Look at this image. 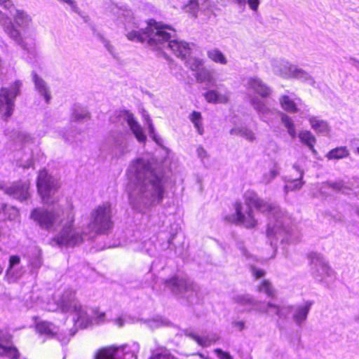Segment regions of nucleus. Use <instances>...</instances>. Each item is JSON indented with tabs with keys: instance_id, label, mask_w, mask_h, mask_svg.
Wrapping results in <instances>:
<instances>
[{
	"instance_id": "23",
	"label": "nucleus",
	"mask_w": 359,
	"mask_h": 359,
	"mask_svg": "<svg viewBox=\"0 0 359 359\" xmlns=\"http://www.w3.org/2000/svg\"><path fill=\"white\" fill-rule=\"evenodd\" d=\"M291 65L288 61L283 59H272L271 60L272 71L283 78H288Z\"/></svg>"
},
{
	"instance_id": "55",
	"label": "nucleus",
	"mask_w": 359,
	"mask_h": 359,
	"mask_svg": "<svg viewBox=\"0 0 359 359\" xmlns=\"http://www.w3.org/2000/svg\"><path fill=\"white\" fill-rule=\"evenodd\" d=\"M33 164V161L31 158V155H28L26 159H22L20 161V166L24 168H28Z\"/></svg>"
},
{
	"instance_id": "61",
	"label": "nucleus",
	"mask_w": 359,
	"mask_h": 359,
	"mask_svg": "<svg viewBox=\"0 0 359 359\" xmlns=\"http://www.w3.org/2000/svg\"><path fill=\"white\" fill-rule=\"evenodd\" d=\"M0 6L10 11L13 6V4L11 0H0Z\"/></svg>"
},
{
	"instance_id": "1",
	"label": "nucleus",
	"mask_w": 359,
	"mask_h": 359,
	"mask_svg": "<svg viewBox=\"0 0 359 359\" xmlns=\"http://www.w3.org/2000/svg\"><path fill=\"white\" fill-rule=\"evenodd\" d=\"M128 175V200L133 210L145 212L162 201L167 178L154 158L143 156L133 161Z\"/></svg>"
},
{
	"instance_id": "12",
	"label": "nucleus",
	"mask_w": 359,
	"mask_h": 359,
	"mask_svg": "<svg viewBox=\"0 0 359 359\" xmlns=\"http://www.w3.org/2000/svg\"><path fill=\"white\" fill-rule=\"evenodd\" d=\"M311 272L313 277L319 280H326L327 278L334 276L333 271L329 267L323 257L318 253L313 252L309 256Z\"/></svg>"
},
{
	"instance_id": "8",
	"label": "nucleus",
	"mask_w": 359,
	"mask_h": 359,
	"mask_svg": "<svg viewBox=\"0 0 359 359\" xmlns=\"http://www.w3.org/2000/svg\"><path fill=\"white\" fill-rule=\"evenodd\" d=\"M139 351L140 345L136 342L120 347L110 346L99 349L95 359H137Z\"/></svg>"
},
{
	"instance_id": "9",
	"label": "nucleus",
	"mask_w": 359,
	"mask_h": 359,
	"mask_svg": "<svg viewBox=\"0 0 359 359\" xmlns=\"http://www.w3.org/2000/svg\"><path fill=\"white\" fill-rule=\"evenodd\" d=\"M36 187L42 202L53 204L55 201L54 195L58 188L57 180L45 170H41L37 177Z\"/></svg>"
},
{
	"instance_id": "31",
	"label": "nucleus",
	"mask_w": 359,
	"mask_h": 359,
	"mask_svg": "<svg viewBox=\"0 0 359 359\" xmlns=\"http://www.w3.org/2000/svg\"><path fill=\"white\" fill-rule=\"evenodd\" d=\"M3 215L5 219L9 220H15L19 215L18 210L13 207L6 204H1L0 205V215Z\"/></svg>"
},
{
	"instance_id": "7",
	"label": "nucleus",
	"mask_w": 359,
	"mask_h": 359,
	"mask_svg": "<svg viewBox=\"0 0 359 359\" xmlns=\"http://www.w3.org/2000/svg\"><path fill=\"white\" fill-rule=\"evenodd\" d=\"M0 25L6 34L28 53L33 54L36 50V40L32 36H21V32L12 23L11 19L0 11Z\"/></svg>"
},
{
	"instance_id": "3",
	"label": "nucleus",
	"mask_w": 359,
	"mask_h": 359,
	"mask_svg": "<svg viewBox=\"0 0 359 359\" xmlns=\"http://www.w3.org/2000/svg\"><path fill=\"white\" fill-rule=\"evenodd\" d=\"M117 14L126 20V36L128 40L136 42L147 41L156 50H170L177 57L186 60L191 53L190 45L181 40L174 39L175 31L168 26L154 20L137 22L134 21L132 12L118 8Z\"/></svg>"
},
{
	"instance_id": "19",
	"label": "nucleus",
	"mask_w": 359,
	"mask_h": 359,
	"mask_svg": "<svg viewBox=\"0 0 359 359\" xmlns=\"http://www.w3.org/2000/svg\"><path fill=\"white\" fill-rule=\"evenodd\" d=\"M15 24L20 27L23 32L22 38L25 36H32L35 39L33 34H27V30L29 28L32 23V18L24 11L16 10L15 13L12 14Z\"/></svg>"
},
{
	"instance_id": "57",
	"label": "nucleus",
	"mask_w": 359,
	"mask_h": 359,
	"mask_svg": "<svg viewBox=\"0 0 359 359\" xmlns=\"http://www.w3.org/2000/svg\"><path fill=\"white\" fill-rule=\"evenodd\" d=\"M242 137H245L250 142H252L256 139L255 133L249 128H247V130L244 131L243 135Z\"/></svg>"
},
{
	"instance_id": "40",
	"label": "nucleus",
	"mask_w": 359,
	"mask_h": 359,
	"mask_svg": "<svg viewBox=\"0 0 359 359\" xmlns=\"http://www.w3.org/2000/svg\"><path fill=\"white\" fill-rule=\"evenodd\" d=\"M257 291L259 292L264 293L268 297H274L276 292L271 283L266 280H262L259 285H257Z\"/></svg>"
},
{
	"instance_id": "10",
	"label": "nucleus",
	"mask_w": 359,
	"mask_h": 359,
	"mask_svg": "<svg viewBox=\"0 0 359 359\" xmlns=\"http://www.w3.org/2000/svg\"><path fill=\"white\" fill-rule=\"evenodd\" d=\"M165 286L173 294L188 299L197 296L198 286L189 280L173 276L164 282Z\"/></svg>"
},
{
	"instance_id": "6",
	"label": "nucleus",
	"mask_w": 359,
	"mask_h": 359,
	"mask_svg": "<svg viewBox=\"0 0 359 359\" xmlns=\"http://www.w3.org/2000/svg\"><path fill=\"white\" fill-rule=\"evenodd\" d=\"M56 309L62 312H73L76 316V323L81 327H86L90 323L91 318L83 307L75 298V292L67 290L55 297Z\"/></svg>"
},
{
	"instance_id": "54",
	"label": "nucleus",
	"mask_w": 359,
	"mask_h": 359,
	"mask_svg": "<svg viewBox=\"0 0 359 359\" xmlns=\"http://www.w3.org/2000/svg\"><path fill=\"white\" fill-rule=\"evenodd\" d=\"M250 269L252 271V274L256 278H261L264 276L265 271L262 269H257L253 265H250Z\"/></svg>"
},
{
	"instance_id": "25",
	"label": "nucleus",
	"mask_w": 359,
	"mask_h": 359,
	"mask_svg": "<svg viewBox=\"0 0 359 359\" xmlns=\"http://www.w3.org/2000/svg\"><path fill=\"white\" fill-rule=\"evenodd\" d=\"M32 79L38 93L44 97L46 102L48 104L51 100V95L46 83L35 72L32 73Z\"/></svg>"
},
{
	"instance_id": "56",
	"label": "nucleus",
	"mask_w": 359,
	"mask_h": 359,
	"mask_svg": "<svg viewBox=\"0 0 359 359\" xmlns=\"http://www.w3.org/2000/svg\"><path fill=\"white\" fill-rule=\"evenodd\" d=\"M215 352L216 353L217 356L219 359H233V358L231 357V355L229 353L224 352L221 349H219V348L215 349Z\"/></svg>"
},
{
	"instance_id": "44",
	"label": "nucleus",
	"mask_w": 359,
	"mask_h": 359,
	"mask_svg": "<svg viewBox=\"0 0 359 359\" xmlns=\"http://www.w3.org/2000/svg\"><path fill=\"white\" fill-rule=\"evenodd\" d=\"M203 62L196 57H190L186 61V65L192 71L197 72L203 67Z\"/></svg>"
},
{
	"instance_id": "5",
	"label": "nucleus",
	"mask_w": 359,
	"mask_h": 359,
	"mask_svg": "<svg viewBox=\"0 0 359 359\" xmlns=\"http://www.w3.org/2000/svg\"><path fill=\"white\" fill-rule=\"evenodd\" d=\"M111 205L103 203L95 208L90 214L89 222L83 229V233L90 237L98 234H107L113 228Z\"/></svg>"
},
{
	"instance_id": "15",
	"label": "nucleus",
	"mask_w": 359,
	"mask_h": 359,
	"mask_svg": "<svg viewBox=\"0 0 359 359\" xmlns=\"http://www.w3.org/2000/svg\"><path fill=\"white\" fill-rule=\"evenodd\" d=\"M214 86L216 87L215 89L209 90L203 94L206 101L210 103H227L230 97L229 90L223 84L215 83Z\"/></svg>"
},
{
	"instance_id": "64",
	"label": "nucleus",
	"mask_w": 359,
	"mask_h": 359,
	"mask_svg": "<svg viewBox=\"0 0 359 359\" xmlns=\"http://www.w3.org/2000/svg\"><path fill=\"white\" fill-rule=\"evenodd\" d=\"M240 250L242 253V255L243 256H245L246 257V259L248 260L250 259V258H252V257L251 256V255L248 252V250L245 249V247L243 246H241L240 247Z\"/></svg>"
},
{
	"instance_id": "18",
	"label": "nucleus",
	"mask_w": 359,
	"mask_h": 359,
	"mask_svg": "<svg viewBox=\"0 0 359 359\" xmlns=\"http://www.w3.org/2000/svg\"><path fill=\"white\" fill-rule=\"evenodd\" d=\"M246 86L262 97H267L272 93L271 88L258 77L248 79Z\"/></svg>"
},
{
	"instance_id": "17",
	"label": "nucleus",
	"mask_w": 359,
	"mask_h": 359,
	"mask_svg": "<svg viewBox=\"0 0 359 359\" xmlns=\"http://www.w3.org/2000/svg\"><path fill=\"white\" fill-rule=\"evenodd\" d=\"M212 4L210 0H189L184 6V10L196 18L199 12L212 11Z\"/></svg>"
},
{
	"instance_id": "50",
	"label": "nucleus",
	"mask_w": 359,
	"mask_h": 359,
	"mask_svg": "<svg viewBox=\"0 0 359 359\" xmlns=\"http://www.w3.org/2000/svg\"><path fill=\"white\" fill-rule=\"evenodd\" d=\"M153 140L159 146L162 147L163 151L167 154L168 155L170 153V151L167 148L163 146V140L161 137H159L157 134H154L151 137Z\"/></svg>"
},
{
	"instance_id": "35",
	"label": "nucleus",
	"mask_w": 359,
	"mask_h": 359,
	"mask_svg": "<svg viewBox=\"0 0 359 359\" xmlns=\"http://www.w3.org/2000/svg\"><path fill=\"white\" fill-rule=\"evenodd\" d=\"M280 172V168L277 163L273 162L269 170L265 172L262 177V182L264 184H269L271 182Z\"/></svg>"
},
{
	"instance_id": "45",
	"label": "nucleus",
	"mask_w": 359,
	"mask_h": 359,
	"mask_svg": "<svg viewBox=\"0 0 359 359\" xmlns=\"http://www.w3.org/2000/svg\"><path fill=\"white\" fill-rule=\"evenodd\" d=\"M97 37L102 43L105 48L114 57H116L114 46L110 43L109 41L104 38L101 34L97 33Z\"/></svg>"
},
{
	"instance_id": "33",
	"label": "nucleus",
	"mask_w": 359,
	"mask_h": 359,
	"mask_svg": "<svg viewBox=\"0 0 359 359\" xmlns=\"http://www.w3.org/2000/svg\"><path fill=\"white\" fill-rule=\"evenodd\" d=\"M280 119L283 126L286 128L289 135L294 139L297 136V131L293 120L285 113H280Z\"/></svg>"
},
{
	"instance_id": "30",
	"label": "nucleus",
	"mask_w": 359,
	"mask_h": 359,
	"mask_svg": "<svg viewBox=\"0 0 359 359\" xmlns=\"http://www.w3.org/2000/svg\"><path fill=\"white\" fill-rule=\"evenodd\" d=\"M90 118V114L85 108L79 106H74L72 108L71 114V121L76 122H81L85 119Z\"/></svg>"
},
{
	"instance_id": "4",
	"label": "nucleus",
	"mask_w": 359,
	"mask_h": 359,
	"mask_svg": "<svg viewBox=\"0 0 359 359\" xmlns=\"http://www.w3.org/2000/svg\"><path fill=\"white\" fill-rule=\"evenodd\" d=\"M31 218L41 229L47 231H55L61 226L60 231L50 241L52 245L74 247L82 243L84 236H90L83 233V229L74 226V213L69 208L62 209L57 207L52 210L35 208L31 212Z\"/></svg>"
},
{
	"instance_id": "13",
	"label": "nucleus",
	"mask_w": 359,
	"mask_h": 359,
	"mask_svg": "<svg viewBox=\"0 0 359 359\" xmlns=\"http://www.w3.org/2000/svg\"><path fill=\"white\" fill-rule=\"evenodd\" d=\"M29 184L27 182L17 181L1 187L5 194L20 201H26L29 197Z\"/></svg>"
},
{
	"instance_id": "42",
	"label": "nucleus",
	"mask_w": 359,
	"mask_h": 359,
	"mask_svg": "<svg viewBox=\"0 0 359 359\" xmlns=\"http://www.w3.org/2000/svg\"><path fill=\"white\" fill-rule=\"evenodd\" d=\"M276 310V315L280 318H286L287 316L292 312L293 307L291 306H269Z\"/></svg>"
},
{
	"instance_id": "39",
	"label": "nucleus",
	"mask_w": 359,
	"mask_h": 359,
	"mask_svg": "<svg viewBox=\"0 0 359 359\" xmlns=\"http://www.w3.org/2000/svg\"><path fill=\"white\" fill-rule=\"evenodd\" d=\"M208 57L216 63L221 65H226L227 59L224 55L217 48H212L208 51Z\"/></svg>"
},
{
	"instance_id": "14",
	"label": "nucleus",
	"mask_w": 359,
	"mask_h": 359,
	"mask_svg": "<svg viewBox=\"0 0 359 359\" xmlns=\"http://www.w3.org/2000/svg\"><path fill=\"white\" fill-rule=\"evenodd\" d=\"M279 102L282 109L290 113L301 111L302 115H306L309 111L307 107L302 104L299 98L292 97L284 95L280 97Z\"/></svg>"
},
{
	"instance_id": "63",
	"label": "nucleus",
	"mask_w": 359,
	"mask_h": 359,
	"mask_svg": "<svg viewBox=\"0 0 359 359\" xmlns=\"http://www.w3.org/2000/svg\"><path fill=\"white\" fill-rule=\"evenodd\" d=\"M114 322L118 327H121L124 325L125 320L122 317H118L115 318Z\"/></svg>"
},
{
	"instance_id": "24",
	"label": "nucleus",
	"mask_w": 359,
	"mask_h": 359,
	"mask_svg": "<svg viewBox=\"0 0 359 359\" xmlns=\"http://www.w3.org/2000/svg\"><path fill=\"white\" fill-rule=\"evenodd\" d=\"M125 119L137 140L140 142H144L147 139L146 135H144L141 126L134 118L133 115L128 114L126 116Z\"/></svg>"
},
{
	"instance_id": "29",
	"label": "nucleus",
	"mask_w": 359,
	"mask_h": 359,
	"mask_svg": "<svg viewBox=\"0 0 359 359\" xmlns=\"http://www.w3.org/2000/svg\"><path fill=\"white\" fill-rule=\"evenodd\" d=\"M184 334L186 336L191 337V339L195 340L199 345L203 346H208L211 345L212 343H215L219 339V337L217 334H212L211 336L201 337L194 334L191 330H185Z\"/></svg>"
},
{
	"instance_id": "20",
	"label": "nucleus",
	"mask_w": 359,
	"mask_h": 359,
	"mask_svg": "<svg viewBox=\"0 0 359 359\" xmlns=\"http://www.w3.org/2000/svg\"><path fill=\"white\" fill-rule=\"evenodd\" d=\"M20 262L21 259L18 255L10 257L8 266L6 271V276L8 280H15L24 273V269L20 266Z\"/></svg>"
},
{
	"instance_id": "38",
	"label": "nucleus",
	"mask_w": 359,
	"mask_h": 359,
	"mask_svg": "<svg viewBox=\"0 0 359 359\" xmlns=\"http://www.w3.org/2000/svg\"><path fill=\"white\" fill-rule=\"evenodd\" d=\"M299 138L300 139L301 142L307 145L313 152H316L314 149L316 138L310 131H302L299 133Z\"/></svg>"
},
{
	"instance_id": "34",
	"label": "nucleus",
	"mask_w": 359,
	"mask_h": 359,
	"mask_svg": "<svg viewBox=\"0 0 359 359\" xmlns=\"http://www.w3.org/2000/svg\"><path fill=\"white\" fill-rule=\"evenodd\" d=\"M36 328L39 333L48 336H53L57 331V328L53 324L46 321L37 323Z\"/></svg>"
},
{
	"instance_id": "36",
	"label": "nucleus",
	"mask_w": 359,
	"mask_h": 359,
	"mask_svg": "<svg viewBox=\"0 0 359 359\" xmlns=\"http://www.w3.org/2000/svg\"><path fill=\"white\" fill-rule=\"evenodd\" d=\"M195 76L197 81L199 83L207 82L211 86H215V79H213L210 72L204 67H202L199 71H198L196 73Z\"/></svg>"
},
{
	"instance_id": "47",
	"label": "nucleus",
	"mask_w": 359,
	"mask_h": 359,
	"mask_svg": "<svg viewBox=\"0 0 359 359\" xmlns=\"http://www.w3.org/2000/svg\"><path fill=\"white\" fill-rule=\"evenodd\" d=\"M150 359H175L166 349H161L159 352L154 353Z\"/></svg>"
},
{
	"instance_id": "58",
	"label": "nucleus",
	"mask_w": 359,
	"mask_h": 359,
	"mask_svg": "<svg viewBox=\"0 0 359 359\" xmlns=\"http://www.w3.org/2000/svg\"><path fill=\"white\" fill-rule=\"evenodd\" d=\"M144 118H145V121H147V124L149 128V133L150 136L152 137L154 135V134H156L154 127L152 124V121L149 118L148 115L145 116Z\"/></svg>"
},
{
	"instance_id": "27",
	"label": "nucleus",
	"mask_w": 359,
	"mask_h": 359,
	"mask_svg": "<svg viewBox=\"0 0 359 359\" xmlns=\"http://www.w3.org/2000/svg\"><path fill=\"white\" fill-rule=\"evenodd\" d=\"M293 168L298 172L299 177L297 179L288 180L287 184L284 187L285 194H287L289 191L299 190L304 184V182L302 181L304 176V171L297 164L293 165Z\"/></svg>"
},
{
	"instance_id": "22",
	"label": "nucleus",
	"mask_w": 359,
	"mask_h": 359,
	"mask_svg": "<svg viewBox=\"0 0 359 359\" xmlns=\"http://www.w3.org/2000/svg\"><path fill=\"white\" fill-rule=\"evenodd\" d=\"M312 304V302H306L303 305L297 306L293 308L292 320L296 325L300 326L306 321Z\"/></svg>"
},
{
	"instance_id": "46",
	"label": "nucleus",
	"mask_w": 359,
	"mask_h": 359,
	"mask_svg": "<svg viewBox=\"0 0 359 359\" xmlns=\"http://www.w3.org/2000/svg\"><path fill=\"white\" fill-rule=\"evenodd\" d=\"M14 135V140L20 143H27L32 140V137L24 132H16Z\"/></svg>"
},
{
	"instance_id": "60",
	"label": "nucleus",
	"mask_w": 359,
	"mask_h": 359,
	"mask_svg": "<svg viewBox=\"0 0 359 359\" xmlns=\"http://www.w3.org/2000/svg\"><path fill=\"white\" fill-rule=\"evenodd\" d=\"M249 7L253 11H257L260 4V0H248Z\"/></svg>"
},
{
	"instance_id": "26",
	"label": "nucleus",
	"mask_w": 359,
	"mask_h": 359,
	"mask_svg": "<svg viewBox=\"0 0 359 359\" xmlns=\"http://www.w3.org/2000/svg\"><path fill=\"white\" fill-rule=\"evenodd\" d=\"M288 78L297 79L310 84L315 83L312 76L308 72L292 64L290 67Z\"/></svg>"
},
{
	"instance_id": "16",
	"label": "nucleus",
	"mask_w": 359,
	"mask_h": 359,
	"mask_svg": "<svg viewBox=\"0 0 359 359\" xmlns=\"http://www.w3.org/2000/svg\"><path fill=\"white\" fill-rule=\"evenodd\" d=\"M20 352L11 342V336L0 330V355L9 359H18Z\"/></svg>"
},
{
	"instance_id": "41",
	"label": "nucleus",
	"mask_w": 359,
	"mask_h": 359,
	"mask_svg": "<svg viewBox=\"0 0 359 359\" xmlns=\"http://www.w3.org/2000/svg\"><path fill=\"white\" fill-rule=\"evenodd\" d=\"M190 120L194 123L195 128H196L198 133L200 135H203V128L202 126V116L200 112L198 111H194L190 115Z\"/></svg>"
},
{
	"instance_id": "62",
	"label": "nucleus",
	"mask_w": 359,
	"mask_h": 359,
	"mask_svg": "<svg viewBox=\"0 0 359 359\" xmlns=\"http://www.w3.org/2000/svg\"><path fill=\"white\" fill-rule=\"evenodd\" d=\"M329 185L336 191H340L343 187V184L341 182L329 183Z\"/></svg>"
},
{
	"instance_id": "51",
	"label": "nucleus",
	"mask_w": 359,
	"mask_h": 359,
	"mask_svg": "<svg viewBox=\"0 0 359 359\" xmlns=\"http://www.w3.org/2000/svg\"><path fill=\"white\" fill-rule=\"evenodd\" d=\"M153 140L159 146L162 147L163 151L167 154L168 155L170 153V151L167 148L163 146V140L161 137H159L157 134H154L151 137Z\"/></svg>"
},
{
	"instance_id": "28",
	"label": "nucleus",
	"mask_w": 359,
	"mask_h": 359,
	"mask_svg": "<svg viewBox=\"0 0 359 359\" xmlns=\"http://www.w3.org/2000/svg\"><path fill=\"white\" fill-rule=\"evenodd\" d=\"M237 304L242 306V310H255L259 307L260 303L255 301L250 295H238L236 298Z\"/></svg>"
},
{
	"instance_id": "21",
	"label": "nucleus",
	"mask_w": 359,
	"mask_h": 359,
	"mask_svg": "<svg viewBox=\"0 0 359 359\" xmlns=\"http://www.w3.org/2000/svg\"><path fill=\"white\" fill-rule=\"evenodd\" d=\"M250 103L261 120L267 122L269 116L273 114V109L269 108L264 101L256 96H250Z\"/></svg>"
},
{
	"instance_id": "2",
	"label": "nucleus",
	"mask_w": 359,
	"mask_h": 359,
	"mask_svg": "<svg viewBox=\"0 0 359 359\" xmlns=\"http://www.w3.org/2000/svg\"><path fill=\"white\" fill-rule=\"evenodd\" d=\"M245 203L243 205L240 202L235 203L233 205L235 212L224 215V219L229 223L243 225L246 228H253L257 224L251 208L254 206L258 211L269 216L266 235L271 245L277 240H280L281 242L292 241L290 238L292 231L291 217L282 211L276 203L260 198L253 191L245 193Z\"/></svg>"
},
{
	"instance_id": "49",
	"label": "nucleus",
	"mask_w": 359,
	"mask_h": 359,
	"mask_svg": "<svg viewBox=\"0 0 359 359\" xmlns=\"http://www.w3.org/2000/svg\"><path fill=\"white\" fill-rule=\"evenodd\" d=\"M92 313H93L95 320L97 321V323L104 322V319H105V313H104L100 312L97 309L92 310Z\"/></svg>"
},
{
	"instance_id": "52",
	"label": "nucleus",
	"mask_w": 359,
	"mask_h": 359,
	"mask_svg": "<svg viewBox=\"0 0 359 359\" xmlns=\"http://www.w3.org/2000/svg\"><path fill=\"white\" fill-rule=\"evenodd\" d=\"M247 128H248L243 126H236L230 130V134L231 135L242 137L243 135L244 131H245Z\"/></svg>"
},
{
	"instance_id": "32",
	"label": "nucleus",
	"mask_w": 359,
	"mask_h": 359,
	"mask_svg": "<svg viewBox=\"0 0 359 359\" xmlns=\"http://www.w3.org/2000/svg\"><path fill=\"white\" fill-rule=\"evenodd\" d=\"M309 121L311 128L316 133H327L328 130V126L327 122L321 120L316 116H308Z\"/></svg>"
},
{
	"instance_id": "43",
	"label": "nucleus",
	"mask_w": 359,
	"mask_h": 359,
	"mask_svg": "<svg viewBox=\"0 0 359 359\" xmlns=\"http://www.w3.org/2000/svg\"><path fill=\"white\" fill-rule=\"evenodd\" d=\"M29 264L33 269H38L42 265V259H41V252L40 250L35 249L34 252H33L30 260Z\"/></svg>"
},
{
	"instance_id": "48",
	"label": "nucleus",
	"mask_w": 359,
	"mask_h": 359,
	"mask_svg": "<svg viewBox=\"0 0 359 359\" xmlns=\"http://www.w3.org/2000/svg\"><path fill=\"white\" fill-rule=\"evenodd\" d=\"M269 306H277L276 304H273L271 303H260V306L259 308H257V311H259L261 313H269V314H276V310L274 309L271 308Z\"/></svg>"
},
{
	"instance_id": "11",
	"label": "nucleus",
	"mask_w": 359,
	"mask_h": 359,
	"mask_svg": "<svg viewBox=\"0 0 359 359\" xmlns=\"http://www.w3.org/2000/svg\"><path fill=\"white\" fill-rule=\"evenodd\" d=\"M22 83L15 81L9 88H1L0 90V115L6 119L11 116L13 111L14 102L16 96L20 93Z\"/></svg>"
},
{
	"instance_id": "59",
	"label": "nucleus",
	"mask_w": 359,
	"mask_h": 359,
	"mask_svg": "<svg viewBox=\"0 0 359 359\" xmlns=\"http://www.w3.org/2000/svg\"><path fill=\"white\" fill-rule=\"evenodd\" d=\"M196 153L198 156L201 159V161H203L205 158H208V154L207 151L203 149V147L199 146L196 149Z\"/></svg>"
},
{
	"instance_id": "37",
	"label": "nucleus",
	"mask_w": 359,
	"mask_h": 359,
	"mask_svg": "<svg viewBox=\"0 0 359 359\" xmlns=\"http://www.w3.org/2000/svg\"><path fill=\"white\" fill-rule=\"evenodd\" d=\"M348 154V150L346 147H339L329 151L326 157L329 160L341 159L347 157Z\"/></svg>"
},
{
	"instance_id": "53",
	"label": "nucleus",
	"mask_w": 359,
	"mask_h": 359,
	"mask_svg": "<svg viewBox=\"0 0 359 359\" xmlns=\"http://www.w3.org/2000/svg\"><path fill=\"white\" fill-rule=\"evenodd\" d=\"M76 333V330H70L67 335L63 337L61 333H60L57 336L58 339L62 342V344H67L69 342L71 337L74 336Z\"/></svg>"
}]
</instances>
